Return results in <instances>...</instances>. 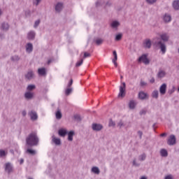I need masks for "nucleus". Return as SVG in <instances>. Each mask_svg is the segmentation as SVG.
Returning a JSON list of instances; mask_svg holds the SVG:
<instances>
[{
	"instance_id": "f257e3e1",
	"label": "nucleus",
	"mask_w": 179,
	"mask_h": 179,
	"mask_svg": "<svg viewBox=\"0 0 179 179\" xmlns=\"http://www.w3.org/2000/svg\"><path fill=\"white\" fill-rule=\"evenodd\" d=\"M27 145L29 146H36L38 144V137L37 133H31L26 139Z\"/></svg>"
},
{
	"instance_id": "f03ea898",
	"label": "nucleus",
	"mask_w": 179,
	"mask_h": 179,
	"mask_svg": "<svg viewBox=\"0 0 179 179\" xmlns=\"http://www.w3.org/2000/svg\"><path fill=\"white\" fill-rule=\"evenodd\" d=\"M159 40H160L159 37H155L153 38L152 41L154 43V45L160 49L162 54L164 55L167 51V47L164 43Z\"/></svg>"
},
{
	"instance_id": "7ed1b4c3",
	"label": "nucleus",
	"mask_w": 179,
	"mask_h": 179,
	"mask_svg": "<svg viewBox=\"0 0 179 179\" xmlns=\"http://www.w3.org/2000/svg\"><path fill=\"white\" fill-rule=\"evenodd\" d=\"M73 83V80L71 79L69 83L67 85V87L65 90V94L66 96H69L71 93L73 89L71 87L72 86V84Z\"/></svg>"
},
{
	"instance_id": "20e7f679",
	"label": "nucleus",
	"mask_w": 179,
	"mask_h": 179,
	"mask_svg": "<svg viewBox=\"0 0 179 179\" xmlns=\"http://www.w3.org/2000/svg\"><path fill=\"white\" fill-rule=\"evenodd\" d=\"M127 85L125 83H122L120 86V92L118 94V97H125V89Z\"/></svg>"
},
{
	"instance_id": "39448f33",
	"label": "nucleus",
	"mask_w": 179,
	"mask_h": 179,
	"mask_svg": "<svg viewBox=\"0 0 179 179\" xmlns=\"http://www.w3.org/2000/svg\"><path fill=\"white\" fill-rule=\"evenodd\" d=\"M5 171L8 173V174H10V173H13V164H10V162L6 163Z\"/></svg>"
},
{
	"instance_id": "423d86ee",
	"label": "nucleus",
	"mask_w": 179,
	"mask_h": 179,
	"mask_svg": "<svg viewBox=\"0 0 179 179\" xmlns=\"http://www.w3.org/2000/svg\"><path fill=\"white\" fill-rule=\"evenodd\" d=\"M138 62H143L145 65H148L149 64V59H148V55H142L138 59Z\"/></svg>"
},
{
	"instance_id": "0eeeda50",
	"label": "nucleus",
	"mask_w": 179,
	"mask_h": 179,
	"mask_svg": "<svg viewBox=\"0 0 179 179\" xmlns=\"http://www.w3.org/2000/svg\"><path fill=\"white\" fill-rule=\"evenodd\" d=\"M24 96L26 100H31L34 98V92L27 91L25 92Z\"/></svg>"
},
{
	"instance_id": "6e6552de",
	"label": "nucleus",
	"mask_w": 179,
	"mask_h": 179,
	"mask_svg": "<svg viewBox=\"0 0 179 179\" xmlns=\"http://www.w3.org/2000/svg\"><path fill=\"white\" fill-rule=\"evenodd\" d=\"M171 15L169 13H165L162 15V20L164 22V23H170L171 22Z\"/></svg>"
},
{
	"instance_id": "1a4fd4ad",
	"label": "nucleus",
	"mask_w": 179,
	"mask_h": 179,
	"mask_svg": "<svg viewBox=\"0 0 179 179\" xmlns=\"http://www.w3.org/2000/svg\"><path fill=\"white\" fill-rule=\"evenodd\" d=\"M25 79L27 80H31V79H34V71L33 70H29L25 74Z\"/></svg>"
},
{
	"instance_id": "9d476101",
	"label": "nucleus",
	"mask_w": 179,
	"mask_h": 179,
	"mask_svg": "<svg viewBox=\"0 0 179 179\" xmlns=\"http://www.w3.org/2000/svg\"><path fill=\"white\" fill-rule=\"evenodd\" d=\"M143 46L144 48L150 49L152 48V41L149 38H146L143 43Z\"/></svg>"
},
{
	"instance_id": "9b49d317",
	"label": "nucleus",
	"mask_w": 179,
	"mask_h": 179,
	"mask_svg": "<svg viewBox=\"0 0 179 179\" xmlns=\"http://www.w3.org/2000/svg\"><path fill=\"white\" fill-rule=\"evenodd\" d=\"M176 136L172 134L169 136V138L168 139L167 143L170 146H173V145H176Z\"/></svg>"
},
{
	"instance_id": "f8f14e48",
	"label": "nucleus",
	"mask_w": 179,
	"mask_h": 179,
	"mask_svg": "<svg viewBox=\"0 0 179 179\" xmlns=\"http://www.w3.org/2000/svg\"><path fill=\"white\" fill-rule=\"evenodd\" d=\"M29 115L32 121L37 120V118H38V115H37V112L34 110H31L29 113Z\"/></svg>"
},
{
	"instance_id": "ddd939ff",
	"label": "nucleus",
	"mask_w": 179,
	"mask_h": 179,
	"mask_svg": "<svg viewBox=\"0 0 179 179\" xmlns=\"http://www.w3.org/2000/svg\"><path fill=\"white\" fill-rule=\"evenodd\" d=\"M167 90V85L166 83L162 84L159 87V92L162 96H164L166 94V92Z\"/></svg>"
},
{
	"instance_id": "4468645a",
	"label": "nucleus",
	"mask_w": 179,
	"mask_h": 179,
	"mask_svg": "<svg viewBox=\"0 0 179 179\" xmlns=\"http://www.w3.org/2000/svg\"><path fill=\"white\" fill-rule=\"evenodd\" d=\"M148 97V94H146L145 92L141 91L138 93V99L140 100H146Z\"/></svg>"
},
{
	"instance_id": "2eb2a0df",
	"label": "nucleus",
	"mask_w": 179,
	"mask_h": 179,
	"mask_svg": "<svg viewBox=\"0 0 179 179\" xmlns=\"http://www.w3.org/2000/svg\"><path fill=\"white\" fill-rule=\"evenodd\" d=\"M52 142L57 146H59V145H61V139L55 137L54 135L52 136Z\"/></svg>"
},
{
	"instance_id": "dca6fc26",
	"label": "nucleus",
	"mask_w": 179,
	"mask_h": 179,
	"mask_svg": "<svg viewBox=\"0 0 179 179\" xmlns=\"http://www.w3.org/2000/svg\"><path fill=\"white\" fill-rule=\"evenodd\" d=\"M92 128L93 131H101L103 129V126L99 124H92Z\"/></svg>"
},
{
	"instance_id": "f3484780",
	"label": "nucleus",
	"mask_w": 179,
	"mask_h": 179,
	"mask_svg": "<svg viewBox=\"0 0 179 179\" xmlns=\"http://www.w3.org/2000/svg\"><path fill=\"white\" fill-rule=\"evenodd\" d=\"M172 8L174 10H179V0H173L172 2Z\"/></svg>"
},
{
	"instance_id": "a211bd4d",
	"label": "nucleus",
	"mask_w": 179,
	"mask_h": 179,
	"mask_svg": "<svg viewBox=\"0 0 179 179\" xmlns=\"http://www.w3.org/2000/svg\"><path fill=\"white\" fill-rule=\"evenodd\" d=\"M114 58L112 59L113 64H114L115 66H118V64L117 63V59H118V56L117 55V51L114 50L113 52Z\"/></svg>"
},
{
	"instance_id": "6ab92c4d",
	"label": "nucleus",
	"mask_w": 179,
	"mask_h": 179,
	"mask_svg": "<svg viewBox=\"0 0 179 179\" xmlns=\"http://www.w3.org/2000/svg\"><path fill=\"white\" fill-rule=\"evenodd\" d=\"M38 73L40 76H45V75H47V70L45 69V68L38 69Z\"/></svg>"
},
{
	"instance_id": "aec40b11",
	"label": "nucleus",
	"mask_w": 179,
	"mask_h": 179,
	"mask_svg": "<svg viewBox=\"0 0 179 179\" xmlns=\"http://www.w3.org/2000/svg\"><path fill=\"white\" fill-rule=\"evenodd\" d=\"M1 29L3 31H8V30H9V24H8V22L1 23Z\"/></svg>"
},
{
	"instance_id": "412c9836",
	"label": "nucleus",
	"mask_w": 179,
	"mask_h": 179,
	"mask_svg": "<svg viewBox=\"0 0 179 179\" xmlns=\"http://www.w3.org/2000/svg\"><path fill=\"white\" fill-rule=\"evenodd\" d=\"M26 52H28V54H30L31 51H33V44L29 43L25 46Z\"/></svg>"
},
{
	"instance_id": "4be33fe9",
	"label": "nucleus",
	"mask_w": 179,
	"mask_h": 179,
	"mask_svg": "<svg viewBox=\"0 0 179 179\" xmlns=\"http://www.w3.org/2000/svg\"><path fill=\"white\" fill-rule=\"evenodd\" d=\"M64 8V4L62 3H57L55 6L56 12H61Z\"/></svg>"
},
{
	"instance_id": "5701e85b",
	"label": "nucleus",
	"mask_w": 179,
	"mask_h": 179,
	"mask_svg": "<svg viewBox=\"0 0 179 179\" xmlns=\"http://www.w3.org/2000/svg\"><path fill=\"white\" fill-rule=\"evenodd\" d=\"M34 37H36V32L34 31H31L27 34L28 40H34Z\"/></svg>"
},
{
	"instance_id": "b1692460",
	"label": "nucleus",
	"mask_w": 179,
	"mask_h": 179,
	"mask_svg": "<svg viewBox=\"0 0 179 179\" xmlns=\"http://www.w3.org/2000/svg\"><path fill=\"white\" fill-rule=\"evenodd\" d=\"M58 134L59 136H65L66 134H68V131L66 129H59Z\"/></svg>"
},
{
	"instance_id": "393cba45",
	"label": "nucleus",
	"mask_w": 179,
	"mask_h": 179,
	"mask_svg": "<svg viewBox=\"0 0 179 179\" xmlns=\"http://www.w3.org/2000/svg\"><path fill=\"white\" fill-rule=\"evenodd\" d=\"M91 172L94 174H96V176H99V174H100V169H99L97 166H93L91 169Z\"/></svg>"
},
{
	"instance_id": "a878e982",
	"label": "nucleus",
	"mask_w": 179,
	"mask_h": 179,
	"mask_svg": "<svg viewBox=\"0 0 179 179\" xmlns=\"http://www.w3.org/2000/svg\"><path fill=\"white\" fill-rule=\"evenodd\" d=\"M110 26L113 29L117 30V29H118V26H120V22L117 20L113 21L110 24Z\"/></svg>"
},
{
	"instance_id": "bb28decb",
	"label": "nucleus",
	"mask_w": 179,
	"mask_h": 179,
	"mask_svg": "<svg viewBox=\"0 0 179 179\" xmlns=\"http://www.w3.org/2000/svg\"><path fill=\"white\" fill-rule=\"evenodd\" d=\"M10 60L13 62H19V61H20V57H19L17 55H14L10 57Z\"/></svg>"
},
{
	"instance_id": "cd10ccee",
	"label": "nucleus",
	"mask_w": 179,
	"mask_h": 179,
	"mask_svg": "<svg viewBox=\"0 0 179 179\" xmlns=\"http://www.w3.org/2000/svg\"><path fill=\"white\" fill-rule=\"evenodd\" d=\"M135 107H136V102L134 100H131L129 102V108H130V110H134Z\"/></svg>"
},
{
	"instance_id": "c85d7f7f",
	"label": "nucleus",
	"mask_w": 179,
	"mask_h": 179,
	"mask_svg": "<svg viewBox=\"0 0 179 179\" xmlns=\"http://www.w3.org/2000/svg\"><path fill=\"white\" fill-rule=\"evenodd\" d=\"M157 78L159 79H162L163 78H164V76H166V71H163V70H160L157 75Z\"/></svg>"
},
{
	"instance_id": "c756f323",
	"label": "nucleus",
	"mask_w": 179,
	"mask_h": 179,
	"mask_svg": "<svg viewBox=\"0 0 179 179\" xmlns=\"http://www.w3.org/2000/svg\"><path fill=\"white\" fill-rule=\"evenodd\" d=\"M68 134V141H69L70 142H72V141H73V135H75V132L73 131H71L69 133H67Z\"/></svg>"
},
{
	"instance_id": "7c9ffc66",
	"label": "nucleus",
	"mask_w": 179,
	"mask_h": 179,
	"mask_svg": "<svg viewBox=\"0 0 179 179\" xmlns=\"http://www.w3.org/2000/svg\"><path fill=\"white\" fill-rule=\"evenodd\" d=\"M152 99H159V91L157 90H155L151 94Z\"/></svg>"
},
{
	"instance_id": "2f4dec72",
	"label": "nucleus",
	"mask_w": 179,
	"mask_h": 179,
	"mask_svg": "<svg viewBox=\"0 0 179 179\" xmlns=\"http://www.w3.org/2000/svg\"><path fill=\"white\" fill-rule=\"evenodd\" d=\"M160 38L163 41H169L170 37L169 36V34L164 33L160 35Z\"/></svg>"
},
{
	"instance_id": "473e14b6",
	"label": "nucleus",
	"mask_w": 179,
	"mask_h": 179,
	"mask_svg": "<svg viewBox=\"0 0 179 179\" xmlns=\"http://www.w3.org/2000/svg\"><path fill=\"white\" fill-rule=\"evenodd\" d=\"M160 155L162 157H167V156H169V152H167V150L162 149L160 150Z\"/></svg>"
},
{
	"instance_id": "72a5a7b5",
	"label": "nucleus",
	"mask_w": 179,
	"mask_h": 179,
	"mask_svg": "<svg viewBox=\"0 0 179 179\" xmlns=\"http://www.w3.org/2000/svg\"><path fill=\"white\" fill-rule=\"evenodd\" d=\"M94 43L96 44V45H100L103 44V39L100 38H96L94 39Z\"/></svg>"
},
{
	"instance_id": "f704fd0d",
	"label": "nucleus",
	"mask_w": 179,
	"mask_h": 179,
	"mask_svg": "<svg viewBox=\"0 0 179 179\" xmlns=\"http://www.w3.org/2000/svg\"><path fill=\"white\" fill-rule=\"evenodd\" d=\"M36 85H29L27 87V92H33V90H35Z\"/></svg>"
},
{
	"instance_id": "c9c22d12",
	"label": "nucleus",
	"mask_w": 179,
	"mask_h": 179,
	"mask_svg": "<svg viewBox=\"0 0 179 179\" xmlns=\"http://www.w3.org/2000/svg\"><path fill=\"white\" fill-rule=\"evenodd\" d=\"M117 127L119 128H124L125 127H127V124L125 123V122L122 121V120H120L118 122H117Z\"/></svg>"
},
{
	"instance_id": "e433bc0d",
	"label": "nucleus",
	"mask_w": 179,
	"mask_h": 179,
	"mask_svg": "<svg viewBox=\"0 0 179 179\" xmlns=\"http://www.w3.org/2000/svg\"><path fill=\"white\" fill-rule=\"evenodd\" d=\"M55 115H56L57 120H61V118H62V113H61V110H58L56 112Z\"/></svg>"
},
{
	"instance_id": "4c0bfd02",
	"label": "nucleus",
	"mask_w": 179,
	"mask_h": 179,
	"mask_svg": "<svg viewBox=\"0 0 179 179\" xmlns=\"http://www.w3.org/2000/svg\"><path fill=\"white\" fill-rule=\"evenodd\" d=\"M145 2L148 5H155V3H156V2H157V0H145Z\"/></svg>"
},
{
	"instance_id": "58836bf2",
	"label": "nucleus",
	"mask_w": 179,
	"mask_h": 179,
	"mask_svg": "<svg viewBox=\"0 0 179 179\" xmlns=\"http://www.w3.org/2000/svg\"><path fill=\"white\" fill-rule=\"evenodd\" d=\"M121 38H122V34H116L115 38V41H120V40H121Z\"/></svg>"
},
{
	"instance_id": "ea45409f",
	"label": "nucleus",
	"mask_w": 179,
	"mask_h": 179,
	"mask_svg": "<svg viewBox=\"0 0 179 179\" xmlns=\"http://www.w3.org/2000/svg\"><path fill=\"white\" fill-rule=\"evenodd\" d=\"M8 152L3 150H0V157H5Z\"/></svg>"
},
{
	"instance_id": "a19ab883",
	"label": "nucleus",
	"mask_w": 179,
	"mask_h": 179,
	"mask_svg": "<svg viewBox=\"0 0 179 179\" xmlns=\"http://www.w3.org/2000/svg\"><path fill=\"white\" fill-rule=\"evenodd\" d=\"M41 22V21L40 20H37L35 21L34 24V29H37V27H38Z\"/></svg>"
},
{
	"instance_id": "79ce46f5",
	"label": "nucleus",
	"mask_w": 179,
	"mask_h": 179,
	"mask_svg": "<svg viewBox=\"0 0 179 179\" xmlns=\"http://www.w3.org/2000/svg\"><path fill=\"white\" fill-rule=\"evenodd\" d=\"M146 159V155L145 154H142L141 155H140L138 157V159L141 161V162H143V160H145Z\"/></svg>"
},
{
	"instance_id": "37998d69",
	"label": "nucleus",
	"mask_w": 179,
	"mask_h": 179,
	"mask_svg": "<svg viewBox=\"0 0 179 179\" xmlns=\"http://www.w3.org/2000/svg\"><path fill=\"white\" fill-rule=\"evenodd\" d=\"M164 179H174V176L172 174H168L164 176Z\"/></svg>"
},
{
	"instance_id": "c03bdc74",
	"label": "nucleus",
	"mask_w": 179,
	"mask_h": 179,
	"mask_svg": "<svg viewBox=\"0 0 179 179\" xmlns=\"http://www.w3.org/2000/svg\"><path fill=\"white\" fill-rule=\"evenodd\" d=\"M32 2L35 6H38L40 2H41V0H32Z\"/></svg>"
},
{
	"instance_id": "a18cd8bd",
	"label": "nucleus",
	"mask_w": 179,
	"mask_h": 179,
	"mask_svg": "<svg viewBox=\"0 0 179 179\" xmlns=\"http://www.w3.org/2000/svg\"><path fill=\"white\" fill-rule=\"evenodd\" d=\"M27 152L29 153V155H36V150H34L28 149Z\"/></svg>"
},
{
	"instance_id": "49530a36",
	"label": "nucleus",
	"mask_w": 179,
	"mask_h": 179,
	"mask_svg": "<svg viewBox=\"0 0 179 179\" xmlns=\"http://www.w3.org/2000/svg\"><path fill=\"white\" fill-rule=\"evenodd\" d=\"M83 64V59H80L78 62H77L76 66H80Z\"/></svg>"
},
{
	"instance_id": "de8ad7c7",
	"label": "nucleus",
	"mask_w": 179,
	"mask_h": 179,
	"mask_svg": "<svg viewBox=\"0 0 179 179\" xmlns=\"http://www.w3.org/2000/svg\"><path fill=\"white\" fill-rule=\"evenodd\" d=\"M140 85L142 87H145V86H148V83H146V82H145V81H143V80H141V82H140Z\"/></svg>"
},
{
	"instance_id": "09e8293b",
	"label": "nucleus",
	"mask_w": 179,
	"mask_h": 179,
	"mask_svg": "<svg viewBox=\"0 0 179 179\" xmlns=\"http://www.w3.org/2000/svg\"><path fill=\"white\" fill-rule=\"evenodd\" d=\"M175 91H176V87L173 86L172 88L169 90V94H173V93H174Z\"/></svg>"
},
{
	"instance_id": "8fccbe9b",
	"label": "nucleus",
	"mask_w": 179,
	"mask_h": 179,
	"mask_svg": "<svg viewBox=\"0 0 179 179\" xmlns=\"http://www.w3.org/2000/svg\"><path fill=\"white\" fill-rule=\"evenodd\" d=\"M109 127H115V122L113 121V120H109Z\"/></svg>"
},
{
	"instance_id": "3c124183",
	"label": "nucleus",
	"mask_w": 179,
	"mask_h": 179,
	"mask_svg": "<svg viewBox=\"0 0 179 179\" xmlns=\"http://www.w3.org/2000/svg\"><path fill=\"white\" fill-rule=\"evenodd\" d=\"M74 119L77 120V121H80V116L79 115H75Z\"/></svg>"
},
{
	"instance_id": "603ef678",
	"label": "nucleus",
	"mask_w": 179,
	"mask_h": 179,
	"mask_svg": "<svg viewBox=\"0 0 179 179\" xmlns=\"http://www.w3.org/2000/svg\"><path fill=\"white\" fill-rule=\"evenodd\" d=\"M137 134H138V135L140 139H142V136L143 135V133L141 131H138L137 132Z\"/></svg>"
},
{
	"instance_id": "864d4df0",
	"label": "nucleus",
	"mask_w": 179,
	"mask_h": 179,
	"mask_svg": "<svg viewBox=\"0 0 179 179\" xmlns=\"http://www.w3.org/2000/svg\"><path fill=\"white\" fill-rule=\"evenodd\" d=\"M133 166H136V167H138V166H139V164L136 163V159H134L133 161Z\"/></svg>"
},
{
	"instance_id": "5fc2aeb1",
	"label": "nucleus",
	"mask_w": 179,
	"mask_h": 179,
	"mask_svg": "<svg viewBox=\"0 0 179 179\" xmlns=\"http://www.w3.org/2000/svg\"><path fill=\"white\" fill-rule=\"evenodd\" d=\"M155 78L152 77L150 80H149V82L150 83H155Z\"/></svg>"
},
{
	"instance_id": "6e6d98bb",
	"label": "nucleus",
	"mask_w": 179,
	"mask_h": 179,
	"mask_svg": "<svg viewBox=\"0 0 179 179\" xmlns=\"http://www.w3.org/2000/svg\"><path fill=\"white\" fill-rule=\"evenodd\" d=\"M144 114H146V110H142L140 111V115H144Z\"/></svg>"
},
{
	"instance_id": "4d7b16f0",
	"label": "nucleus",
	"mask_w": 179,
	"mask_h": 179,
	"mask_svg": "<svg viewBox=\"0 0 179 179\" xmlns=\"http://www.w3.org/2000/svg\"><path fill=\"white\" fill-rule=\"evenodd\" d=\"M89 57H90V53H87V52H85L84 53V58H87Z\"/></svg>"
},
{
	"instance_id": "13d9d810",
	"label": "nucleus",
	"mask_w": 179,
	"mask_h": 179,
	"mask_svg": "<svg viewBox=\"0 0 179 179\" xmlns=\"http://www.w3.org/2000/svg\"><path fill=\"white\" fill-rule=\"evenodd\" d=\"M27 114V113L26 112V110H22V117H26Z\"/></svg>"
},
{
	"instance_id": "bf43d9fd",
	"label": "nucleus",
	"mask_w": 179,
	"mask_h": 179,
	"mask_svg": "<svg viewBox=\"0 0 179 179\" xmlns=\"http://www.w3.org/2000/svg\"><path fill=\"white\" fill-rule=\"evenodd\" d=\"M23 163H24V159H20V164H23Z\"/></svg>"
},
{
	"instance_id": "052dcab7",
	"label": "nucleus",
	"mask_w": 179,
	"mask_h": 179,
	"mask_svg": "<svg viewBox=\"0 0 179 179\" xmlns=\"http://www.w3.org/2000/svg\"><path fill=\"white\" fill-rule=\"evenodd\" d=\"M140 179H148L146 176H143L140 178Z\"/></svg>"
},
{
	"instance_id": "680f3d73",
	"label": "nucleus",
	"mask_w": 179,
	"mask_h": 179,
	"mask_svg": "<svg viewBox=\"0 0 179 179\" xmlns=\"http://www.w3.org/2000/svg\"><path fill=\"white\" fill-rule=\"evenodd\" d=\"M166 135H167L166 133H164V134H162L161 135H160V136H166Z\"/></svg>"
},
{
	"instance_id": "e2e57ef3",
	"label": "nucleus",
	"mask_w": 179,
	"mask_h": 179,
	"mask_svg": "<svg viewBox=\"0 0 179 179\" xmlns=\"http://www.w3.org/2000/svg\"><path fill=\"white\" fill-rule=\"evenodd\" d=\"M2 13H3L2 9L0 8V16H2Z\"/></svg>"
},
{
	"instance_id": "0e129e2a",
	"label": "nucleus",
	"mask_w": 179,
	"mask_h": 179,
	"mask_svg": "<svg viewBox=\"0 0 179 179\" xmlns=\"http://www.w3.org/2000/svg\"><path fill=\"white\" fill-rule=\"evenodd\" d=\"M96 6H99V5H100V1H97V2L96 3Z\"/></svg>"
},
{
	"instance_id": "69168bd1",
	"label": "nucleus",
	"mask_w": 179,
	"mask_h": 179,
	"mask_svg": "<svg viewBox=\"0 0 179 179\" xmlns=\"http://www.w3.org/2000/svg\"><path fill=\"white\" fill-rule=\"evenodd\" d=\"M48 64H51V60H48Z\"/></svg>"
},
{
	"instance_id": "338daca9",
	"label": "nucleus",
	"mask_w": 179,
	"mask_h": 179,
	"mask_svg": "<svg viewBox=\"0 0 179 179\" xmlns=\"http://www.w3.org/2000/svg\"><path fill=\"white\" fill-rule=\"evenodd\" d=\"M178 54H179V46H178Z\"/></svg>"
},
{
	"instance_id": "774afa93",
	"label": "nucleus",
	"mask_w": 179,
	"mask_h": 179,
	"mask_svg": "<svg viewBox=\"0 0 179 179\" xmlns=\"http://www.w3.org/2000/svg\"><path fill=\"white\" fill-rule=\"evenodd\" d=\"M29 179H33V178H29Z\"/></svg>"
}]
</instances>
